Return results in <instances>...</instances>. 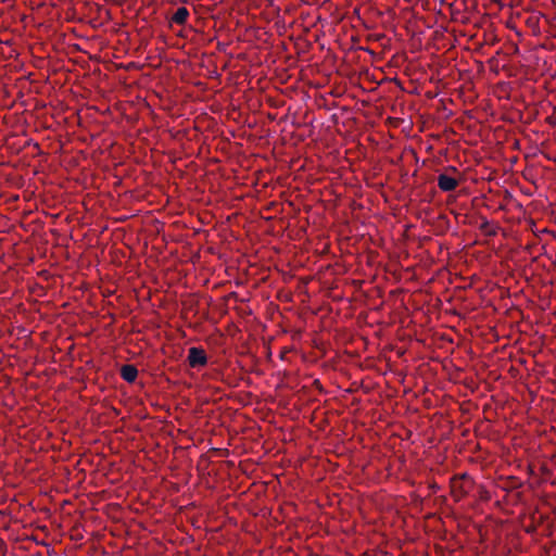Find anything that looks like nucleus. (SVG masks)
<instances>
[{"label": "nucleus", "mask_w": 556, "mask_h": 556, "mask_svg": "<svg viewBox=\"0 0 556 556\" xmlns=\"http://www.w3.org/2000/svg\"><path fill=\"white\" fill-rule=\"evenodd\" d=\"M471 485L472 482L466 473L456 476L452 479V495L459 501L469 493Z\"/></svg>", "instance_id": "nucleus-1"}, {"label": "nucleus", "mask_w": 556, "mask_h": 556, "mask_svg": "<svg viewBox=\"0 0 556 556\" xmlns=\"http://www.w3.org/2000/svg\"><path fill=\"white\" fill-rule=\"evenodd\" d=\"M188 363L192 368L205 366L207 364L205 351L202 348H190L188 351Z\"/></svg>", "instance_id": "nucleus-2"}, {"label": "nucleus", "mask_w": 556, "mask_h": 556, "mask_svg": "<svg viewBox=\"0 0 556 556\" xmlns=\"http://www.w3.org/2000/svg\"><path fill=\"white\" fill-rule=\"evenodd\" d=\"M458 186V180L454 177H451L446 174H440L438 176V187L444 191H454Z\"/></svg>", "instance_id": "nucleus-3"}, {"label": "nucleus", "mask_w": 556, "mask_h": 556, "mask_svg": "<svg viewBox=\"0 0 556 556\" xmlns=\"http://www.w3.org/2000/svg\"><path fill=\"white\" fill-rule=\"evenodd\" d=\"M119 374L125 381L132 383L138 377V369L136 366L127 364L121 367Z\"/></svg>", "instance_id": "nucleus-4"}, {"label": "nucleus", "mask_w": 556, "mask_h": 556, "mask_svg": "<svg viewBox=\"0 0 556 556\" xmlns=\"http://www.w3.org/2000/svg\"><path fill=\"white\" fill-rule=\"evenodd\" d=\"M189 17V11L185 7H179L170 17V22L184 25Z\"/></svg>", "instance_id": "nucleus-5"}, {"label": "nucleus", "mask_w": 556, "mask_h": 556, "mask_svg": "<svg viewBox=\"0 0 556 556\" xmlns=\"http://www.w3.org/2000/svg\"><path fill=\"white\" fill-rule=\"evenodd\" d=\"M480 229L482 231H484V233L488 235V236H495L496 235V231L494 229L490 228V223L488 220H484L481 224Z\"/></svg>", "instance_id": "nucleus-6"}, {"label": "nucleus", "mask_w": 556, "mask_h": 556, "mask_svg": "<svg viewBox=\"0 0 556 556\" xmlns=\"http://www.w3.org/2000/svg\"><path fill=\"white\" fill-rule=\"evenodd\" d=\"M448 169H450V170H453V172H456V168H455V167H453V166H450V167H448Z\"/></svg>", "instance_id": "nucleus-7"}]
</instances>
